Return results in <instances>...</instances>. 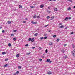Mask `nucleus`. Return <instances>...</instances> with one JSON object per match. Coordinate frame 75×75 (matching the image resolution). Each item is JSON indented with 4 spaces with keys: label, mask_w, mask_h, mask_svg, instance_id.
<instances>
[{
    "label": "nucleus",
    "mask_w": 75,
    "mask_h": 75,
    "mask_svg": "<svg viewBox=\"0 0 75 75\" xmlns=\"http://www.w3.org/2000/svg\"><path fill=\"white\" fill-rule=\"evenodd\" d=\"M52 72L51 71H49L47 72V74L48 75H51V74H52Z\"/></svg>",
    "instance_id": "nucleus-1"
},
{
    "label": "nucleus",
    "mask_w": 75,
    "mask_h": 75,
    "mask_svg": "<svg viewBox=\"0 0 75 75\" xmlns=\"http://www.w3.org/2000/svg\"><path fill=\"white\" fill-rule=\"evenodd\" d=\"M72 53L73 57H75V53L73 52V51H71Z\"/></svg>",
    "instance_id": "nucleus-2"
},
{
    "label": "nucleus",
    "mask_w": 75,
    "mask_h": 75,
    "mask_svg": "<svg viewBox=\"0 0 75 75\" xmlns=\"http://www.w3.org/2000/svg\"><path fill=\"white\" fill-rule=\"evenodd\" d=\"M31 23L33 24H37V23H36L35 22H33V21H32Z\"/></svg>",
    "instance_id": "nucleus-3"
},
{
    "label": "nucleus",
    "mask_w": 75,
    "mask_h": 75,
    "mask_svg": "<svg viewBox=\"0 0 75 75\" xmlns=\"http://www.w3.org/2000/svg\"><path fill=\"white\" fill-rule=\"evenodd\" d=\"M54 16H52L51 17V18L52 19H50V20H52L54 18Z\"/></svg>",
    "instance_id": "nucleus-4"
},
{
    "label": "nucleus",
    "mask_w": 75,
    "mask_h": 75,
    "mask_svg": "<svg viewBox=\"0 0 75 75\" xmlns=\"http://www.w3.org/2000/svg\"><path fill=\"white\" fill-rule=\"evenodd\" d=\"M8 66V64H6L4 65V67H7Z\"/></svg>",
    "instance_id": "nucleus-5"
},
{
    "label": "nucleus",
    "mask_w": 75,
    "mask_h": 75,
    "mask_svg": "<svg viewBox=\"0 0 75 75\" xmlns=\"http://www.w3.org/2000/svg\"><path fill=\"white\" fill-rule=\"evenodd\" d=\"M53 44L52 43V42H51L50 43H49V45L51 46Z\"/></svg>",
    "instance_id": "nucleus-6"
},
{
    "label": "nucleus",
    "mask_w": 75,
    "mask_h": 75,
    "mask_svg": "<svg viewBox=\"0 0 75 75\" xmlns=\"http://www.w3.org/2000/svg\"><path fill=\"white\" fill-rule=\"evenodd\" d=\"M64 25H62L61 26H59V28H64Z\"/></svg>",
    "instance_id": "nucleus-7"
},
{
    "label": "nucleus",
    "mask_w": 75,
    "mask_h": 75,
    "mask_svg": "<svg viewBox=\"0 0 75 75\" xmlns=\"http://www.w3.org/2000/svg\"><path fill=\"white\" fill-rule=\"evenodd\" d=\"M31 41L32 42H34V38H32V39H31Z\"/></svg>",
    "instance_id": "nucleus-8"
},
{
    "label": "nucleus",
    "mask_w": 75,
    "mask_h": 75,
    "mask_svg": "<svg viewBox=\"0 0 75 75\" xmlns=\"http://www.w3.org/2000/svg\"><path fill=\"white\" fill-rule=\"evenodd\" d=\"M64 20H66V21H67V20H68V17H67L65 18Z\"/></svg>",
    "instance_id": "nucleus-9"
},
{
    "label": "nucleus",
    "mask_w": 75,
    "mask_h": 75,
    "mask_svg": "<svg viewBox=\"0 0 75 75\" xmlns=\"http://www.w3.org/2000/svg\"><path fill=\"white\" fill-rule=\"evenodd\" d=\"M44 7V5H40V8H43V7Z\"/></svg>",
    "instance_id": "nucleus-10"
},
{
    "label": "nucleus",
    "mask_w": 75,
    "mask_h": 75,
    "mask_svg": "<svg viewBox=\"0 0 75 75\" xmlns=\"http://www.w3.org/2000/svg\"><path fill=\"white\" fill-rule=\"evenodd\" d=\"M19 7L20 8H22V6L21 5H20L19 6Z\"/></svg>",
    "instance_id": "nucleus-11"
},
{
    "label": "nucleus",
    "mask_w": 75,
    "mask_h": 75,
    "mask_svg": "<svg viewBox=\"0 0 75 75\" xmlns=\"http://www.w3.org/2000/svg\"><path fill=\"white\" fill-rule=\"evenodd\" d=\"M7 24H11V22L8 21L7 22Z\"/></svg>",
    "instance_id": "nucleus-12"
},
{
    "label": "nucleus",
    "mask_w": 75,
    "mask_h": 75,
    "mask_svg": "<svg viewBox=\"0 0 75 75\" xmlns=\"http://www.w3.org/2000/svg\"><path fill=\"white\" fill-rule=\"evenodd\" d=\"M13 40L14 41H16L17 40V38H13Z\"/></svg>",
    "instance_id": "nucleus-13"
},
{
    "label": "nucleus",
    "mask_w": 75,
    "mask_h": 75,
    "mask_svg": "<svg viewBox=\"0 0 75 75\" xmlns=\"http://www.w3.org/2000/svg\"><path fill=\"white\" fill-rule=\"evenodd\" d=\"M62 53H64L65 52V50H62Z\"/></svg>",
    "instance_id": "nucleus-14"
},
{
    "label": "nucleus",
    "mask_w": 75,
    "mask_h": 75,
    "mask_svg": "<svg viewBox=\"0 0 75 75\" xmlns=\"http://www.w3.org/2000/svg\"><path fill=\"white\" fill-rule=\"evenodd\" d=\"M50 59H47L46 61L47 62H50Z\"/></svg>",
    "instance_id": "nucleus-15"
},
{
    "label": "nucleus",
    "mask_w": 75,
    "mask_h": 75,
    "mask_svg": "<svg viewBox=\"0 0 75 75\" xmlns=\"http://www.w3.org/2000/svg\"><path fill=\"white\" fill-rule=\"evenodd\" d=\"M52 37H54V38H55V37H57V35H53V36H52Z\"/></svg>",
    "instance_id": "nucleus-16"
},
{
    "label": "nucleus",
    "mask_w": 75,
    "mask_h": 75,
    "mask_svg": "<svg viewBox=\"0 0 75 75\" xmlns=\"http://www.w3.org/2000/svg\"><path fill=\"white\" fill-rule=\"evenodd\" d=\"M6 54V52H3L2 53V55H5Z\"/></svg>",
    "instance_id": "nucleus-17"
},
{
    "label": "nucleus",
    "mask_w": 75,
    "mask_h": 75,
    "mask_svg": "<svg viewBox=\"0 0 75 75\" xmlns=\"http://www.w3.org/2000/svg\"><path fill=\"white\" fill-rule=\"evenodd\" d=\"M40 40H43L44 39V37H41L40 38Z\"/></svg>",
    "instance_id": "nucleus-18"
},
{
    "label": "nucleus",
    "mask_w": 75,
    "mask_h": 75,
    "mask_svg": "<svg viewBox=\"0 0 75 75\" xmlns=\"http://www.w3.org/2000/svg\"><path fill=\"white\" fill-rule=\"evenodd\" d=\"M8 46H9V47H11V43H9L8 44Z\"/></svg>",
    "instance_id": "nucleus-19"
},
{
    "label": "nucleus",
    "mask_w": 75,
    "mask_h": 75,
    "mask_svg": "<svg viewBox=\"0 0 75 75\" xmlns=\"http://www.w3.org/2000/svg\"><path fill=\"white\" fill-rule=\"evenodd\" d=\"M22 67V66H19L18 67V69H21V67Z\"/></svg>",
    "instance_id": "nucleus-20"
},
{
    "label": "nucleus",
    "mask_w": 75,
    "mask_h": 75,
    "mask_svg": "<svg viewBox=\"0 0 75 75\" xmlns=\"http://www.w3.org/2000/svg\"><path fill=\"white\" fill-rule=\"evenodd\" d=\"M38 35V33H36L34 34V36H35V37H36V36H37V35Z\"/></svg>",
    "instance_id": "nucleus-21"
},
{
    "label": "nucleus",
    "mask_w": 75,
    "mask_h": 75,
    "mask_svg": "<svg viewBox=\"0 0 75 75\" xmlns=\"http://www.w3.org/2000/svg\"><path fill=\"white\" fill-rule=\"evenodd\" d=\"M59 40H60L59 38L58 39H57V40L56 41H57V42H58L59 41Z\"/></svg>",
    "instance_id": "nucleus-22"
},
{
    "label": "nucleus",
    "mask_w": 75,
    "mask_h": 75,
    "mask_svg": "<svg viewBox=\"0 0 75 75\" xmlns=\"http://www.w3.org/2000/svg\"><path fill=\"white\" fill-rule=\"evenodd\" d=\"M62 23H60L59 24V26L61 25H62Z\"/></svg>",
    "instance_id": "nucleus-23"
},
{
    "label": "nucleus",
    "mask_w": 75,
    "mask_h": 75,
    "mask_svg": "<svg viewBox=\"0 0 75 75\" xmlns=\"http://www.w3.org/2000/svg\"><path fill=\"white\" fill-rule=\"evenodd\" d=\"M37 17V15H35V16H33V18H35Z\"/></svg>",
    "instance_id": "nucleus-24"
},
{
    "label": "nucleus",
    "mask_w": 75,
    "mask_h": 75,
    "mask_svg": "<svg viewBox=\"0 0 75 75\" xmlns=\"http://www.w3.org/2000/svg\"><path fill=\"white\" fill-rule=\"evenodd\" d=\"M20 56V55H19V54H18L16 55V57L17 58H18V57H19V56Z\"/></svg>",
    "instance_id": "nucleus-25"
},
{
    "label": "nucleus",
    "mask_w": 75,
    "mask_h": 75,
    "mask_svg": "<svg viewBox=\"0 0 75 75\" xmlns=\"http://www.w3.org/2000/svg\"><path fill=\"white\" fill-rule=\"evenodd\" d=\"M68 1H70L71 3H72V1L71 0H68Z\"/></svg>",
    "instance_id": "nucleus-26"
},
{
    "label": "nucleus",
    "mask_w": 75,
    "mask_h": 75,
    "mask_svg": "<svg viewBox=\"0 0 75 75\" xmlns=\"http://www.w3.org/2000/svg\"><path fill=\"white\" fill-rule=\"evenodd\" d=\"M47 36H45L44 38V39H45V40H46V39H47Z\"/></svg>",
    "instance_id": "nucleus-27"
},
{
    "label": "nucleus",
    "mask_w": 75,
    "mask_h": 75,
    "mask_svg": "<svg viewBox=\"0 0 75 75\" xmlns=\"http://www.w3.org/2000/svg\"><path fill=\"white\" fill-rule=\"evenodd\" d=\"M28 40L29 41H31V38H29Z\"/></svg>",
    "instance_id": "nucleus-28"
},
{
    "label": "nucleus",
    "mask_w": 75,
    "mask_h": 75,
    "mask_svg": "<svg viewBox=\"0 0 75 75\" xmlns=\"http://www.w3.org/2000/svg\"><path fill=\"white\" fill-rule=\"evenodd\" d=\"M30 8H34V6H31Z\"/></svg>",
    "instance_id": "nucleus-29"
},
{
    "label": "nucleus",
    "mask_w": 75,
    "mask_h": 75,
    "mask_svg": "<svg viewBox=\"0 0 75 75\" xmlns=\"http://www.w3.org/2000/svg\"><path fill=\"white\" fill-rule=\"evenodd\" d=\"M54 11H58V9L57 8H55Z\"/></svg>",
    "instance_id": "nucleus-30"
},
{
    "label": "nucleus",
    "mask_w": 75,
    "mask_h": 75,
    "mask_svg": "<svg viewBox=\"0 0 75 75\" xmlns=\"http://www.w3.org/2000/svg\"><path fill=\"white\" fill-rule=\"evenodd\" d=\"M71 9V8L70 7H69L68 8V10H70Z\"/></svg>",
    "instance_id": "nucleus-31"
},
{
    "label": "nucleus",
    "mask_w": 75,
    "mask_h": 75,
    "mask_svg": "<svg viewBox=\"0 0 75 75\" xmlns=\"http://www.w3.org/2000/svg\"><path fill=\"white\" fill-rule=\"evenodd\" d=\"M71 18H72L71 17H68V19H69V20H71Z\"/></svg>",
    "instance_id": "nucleus-32"
},
{
    "label": "nucleus",
    "mask_w": 75,
    "mask_h": 75,
    "mask_svg": "<svg viewBox=\"0 0 75 75\" xmlns=\"http://www.w3.org/2000/svg\"><path fill=\"white\" fill-rule=\"evenodd\" d=\"M11 36L12 37H13V36H14V34H12L11 35Z\"/></svg>",
    "instance_id": "nucleus-33"
},
{
    "label": "nucleus",
    "mask_w": 75,
    "mask_h": 75,
    "mask_svg": "<svg viewBox=\"0 0 75 75\" xmlns=\"http://www.w3.org/2000/svg\"><path fill=\"white\" fill-rule=\"evenodd\" d=\"M45 52L46 53H47V52H48V50H47V49L46 50Z\"/></svg>",
    "instance_id": "nucleus-34"
},
{
    "label": "nucleus",
    "mask_w": 75,
    "mask_h": 75,
    "mask_svg": "<svg viewBox=\"0 0 75 75\" xmlns=\"http://www.w3.org/2000/svg\"><path fill=\"white\" fill-rule=\"evenodd\" d=\"M64 59H66L67 58V56H65V57H63Z\"/></svg>",
    "instance_id": "nucleus-35"
},
{
    "label": "nucleus",
    "mask_w": 75,
    "mask_h": 75,
    "mask_svg": "<svg viewBox=\"0 0 75 75\" xmlns=\"http://www.w3.org/2000/svg\"><path fill=\"white\" fill-rule=\"evenodd\" d=\"M47 19H49V18H50V16H47Z\"/></svg>",
    "instance_id": "nucleus-36"
},
{
    "label": "nucleus",
    "mask_w": 75,
    "mask_h": 75,
    "mask_svg": "<svg viewBox=\"0 0 75 75\" xmlns=\"http://www.w3.org/2000/svg\"><path fill=\"white\" fill-rule=\"evenodd\" d=\"M25 47H28V44H27L25 45Z\"/></svg>",
    "instance_id": "nucleus-37"
},
{
    "label": "nucleus",
    "mask_w": 75,
    "mask_h": 75,
    "mask_svg": "<svg viewBox=\"0 0 75 75\" xmlns=\"http://www.w3.org/2000/svg\"><path fill=\"white\" fill-rule=\"evenodd\" d=\"M19 73H20V72L18 71H17V72L16 73L17 74H19Z\"/></svg>",
    "instance_id": "nucleus-38"
},
{
    "label": "nucleus",
    "mask_w": 75,
    "mask_h": 75,
    "mask_svg": "<svg viewBox=\"0 0 75 75\" xmlns=\"http://www.w3.org/2000/svg\"><path fill=\"white\" fill-rule=\"evenodd\" d=\"M30 54H31V53L30 52H29V53H27V55H30Z\"/></svg>",
    "instance_id": "nucleus-39"
},
{
    "label": "nucleus",
    "mask_w": 75,
    "mask_h": 75,
    "mask_svg": "<svg viewBox=\"0 0 75 75\" xmlns=\"http://www.w3.org/2000/svg\"><path fill=\"white\" fill-rule=\"evenodd\" d=\"M46 35H47V34H44V36H46Z\"/></svg>",
    "instance_id": "nucleus-40"
},
{
    "label": "nucleus",
    "mask_w": 75,
    "mask_h": 75,
    "mask_svg": "<svg viewBox=\"0 0 75 75\" xmlns=\"http://www.w3.org/2000/svg\"><path fill=\"white\" fill-rule=\"evenodd\" d=\"M68 28V27H66L65 28V30H67Z\"/></svg>",
    "instance_id": "nucleus-41"
},
{
    "label": "nucleus",
    "mask_w": 75,
    "mask_h": 75,
    "mask_svg": "<svg viewBox=\"0 0 75 75\" xmlns=\"http://www.w3.org/2000/svg\"><path fill=\"white\" fill-rule=\"evenodd\" d=\"M16 31H17V30H13V32H16Z\"/></svg>",
    "instance_id": "nucleus-42"
},
{
    "label": "nucleus",
    "mask_w": 75,
    "mask_h": 75,
    "mask_svg": "<svg viewBox=\"0 0 75 75\" xmlns=\"http://www.w3.org/2000/svg\"><path fill=\"white\" fill-rule=\"evenodd\" d=\"M26 23V21H23V23Z\"/></svg>",
    "instance_id": "nucleus-43"
},
{
    "label": "nucleus",
    "mask_w": 75,
    "mask_h": 75,
    "mask_svg": "<svg viewBox=\"0 0 75 75\" xmlns=\"http://www.w3.org/2000/svg\"><path fill=\"white\" fill-rule=\"evenodd\" d=\"M66 46H67V44H65L64 45V47H66Z\"/></svg>",
    "instance_id": "nucleus-44"
},
{
    "label": "nucleus",
    "mask_w": 75,
    "mask_h": 75,
    "mask_svg": "<svg viewBox=\"0 0 75 75\" xmlns=\"http://www.w3.org/2000/svg\"><path fill=\"white\" fill-rule=\"evenodd\" d=\"M8 60V59H5V61H7Z\"/></svg>",
    "instance_id": "nucleus-45"
},
{
    "label": "nucleus",
    "mask_w": 75,
    "mask_h": 75,
    "mask_svg": "<svg viewBox=\"0 0 75 75\" xmlns=\"http://www.w3.org/2000/svg\"><path fill=\"white\" fill-rule=\"evenodd\" d=\"M39 50H41V47H39Z\"/></svg>",
    "instance_id": "nucleus-46"
},
{
    "label": "nucleus",
    "mask_w": 75,
    "mask_h": 75,
    "mask_svg": "<svg viewBox=\"0 0 75 75\" xmlns=\"http://www.w3.org/2000/svg\"><path fill=\"white\" fill-rule=\"evenodd\" d=\"M40 61H42V59H39Z\"/></svg>",
    "instance_id": "nucleus-47"
},
{
    "label": "nucleus",
    "mask_w": 75,
    "mask_h": 75,
    "mask_svg": "<svg viewBox=\"0 0 75 75\" xmlns=\"http://www.w3.org/2000/svg\"><path fill=\"white\" fill-rule=\"evenodd\" d=\"M74 34V32H72L71 33V34Z\"/></svg>",
    "instance_id": "nucleus-48"
},
{
    "label": "nucleus",
    "mask_w": 75,
    "mask_h": 75,
    "mask_svg": "<svg viewBox=\"0 0 75 75\" xmlns=\"http://www.w3.org/2000/svg\"><path fill=\"white\" fill-rule=\"evenodd\" d=\"M2 33H4V30H3L2 31Z\"/></svg>",
    "instance_id": "nucleus-49"
},
{
    "label": "nucleus",
    "mask_w": 75,
    "mask_h": 75,
    "mask_svg": "<svg viewBox=\"0 0 75 75\" xmlns=\"http://www.w3.org/2000/svg\"><path fill=\"white\" fill-rule=\"evenodd\" d=\"M32 49H34V48H35V47H32Z\"/></svg>",
    "instance_id": "nucleus-50"
},
{
    "label": "nucleus",
    "mask_w": 75,
    "mask_h": 75,
    "mask_svg": "<svg viewBox=\"0 0 75 75\" xmlns=\"http://www.w3.org/2000/svg\"><path fill=\"white\" fill-rule=\"evenodd\" d=\"M49 25H47L45 26V27H48V26Z\"/></svg>",
    "instance_id": "nucleus-51"
},
{
    "label": "nucleus",
    "mask_w": 75,
    "mask_h": 75,
    "mask_svg": "<svg viewBox=\"0 0 75 75\" xmlns=\"http://www.w3.org/2000/svg\"><path fill=\"white\" fill-rule=\"evenodd\" d=\"M2 28V27L0 26V29H1Z\"/></svg>",
    "instance_id": "nucleus-52"
},
{
    "label": "nucleus",
    "mask_w": 75,
    "mask_h": 75,
    "mask_svg": "<svg viewBox=\"0 0 75 75\" xmlns=\"http://www.w3.org/2000/svg\"><path fill=\"white\" fill-rule=\"evenodd\" d=\"M73 48H75V46H73Z\"/></svg>",
    "instance_id": "nucleus-53"
},
{
    "label": "nucleus",
    "mask_w": 75,
    "mask_h": 75,
    "mask_svg": "<svg viewBox=\"0 0 75 75\" xmlns=\"http://www.w3.org/2000/svg\"><path fill=\"white\" fill-rule=\"evenodd\" d=\"M51 62H52V61H49V63H51Z\"/></svg>",
    "instance_id": "nucleus-54"
},
{
    "label": "nucleus",
    "mask_w": 75,
    "mask_h": 75,
    "mask_svg": "<svg viewBox=\"0 0 75 75\" xmlns=\"http://www.w3.org/2000/svg\"><path fill=\"white\" fill-rule=\"evenodd\" d=\"M13 75H16V73H14L13 74Z\"/></svg>",
    "instance_id": "nucleus-55"
},
{
    "label": "nucleus",
    "mask_w": 75,
    "mask_h": 75,
    "mask_svg": "<svg viewBox=\"0 0 75 75\" xmlns=\"http://www.w3.org/2000/svg\"><path fill=\"white\" fill-rule=\"evenodd\" d=\"M51 30H49L48 31V32H51Z\"/></svg>",
    "instance_id": "nucleus-56"
},
{
    "label": "nucleus",
    "mask_w": 75,
    "mask_h": 75,
    "mask_svg": "<svg viewBox=\"0 0 75 75\" xmlns=\"http://www.w3.org/2000/svg\"><path fill=\"white\" fill-rule=\"evenodd\" d=\"M72 46H74V44H72Z\"/></svg>",
    "instance_id": "nucleus-57"
},
{
    "label": "nucleus",
    "mask_w": 75,
    "mask_h": 75,
    "mask_svg": "<svg viewBox=\"0 0 75 75\" xmlns=\"http://www.w3.org/2000/svg\"><path fill=\"white\" fill-rule=\"evenodd\" d=\"M56 1V0H53V1Z\"/></svg>",
    "instance_id": "nucleus-58"
},
{
    "label": "nucleus",
    "mask_w": 75,
    "mask_h": 75,
    "mask_svg": "<svg viewBox=\"0 0 75 75\" xmlns=\"http://www.w3.org/2000/svg\"><path fill=\"white\" fill-rule=\"evenodd\" d=\"M73 51L75 52V49L73 50Z\"/></svg>",
    "instance_id": "nucleus-59"
},
{
    "label": "nucleus",
    "mask_w": 75,
    "mask_h": 75,
    "mask_svg": "<svg viewBox=\"0 0 75 75\" xmlns=\"http://www.w3.org/2000/svg\"><path fill=\"white\" fill-rule=\"evenodd\" d=\"M73 7L74 8H75V6H74Z\"/></svg>",
    "instance_id": "nucleus-60"
},
{
    "label": "nucleus",
    "mask_w": 75,
    "mask_h": 75,
    "mask_svg": "<svg viewBox=\"0 0 75 75\" xmlns=\"http://www.w3.org/2000/svg\"><path fill=\"white\" fill-rule=\"evenodd\" d=\"M38 18H39V16H38Z\"/></svg>",
    "instance_id": "nucleus-61"
},
{
    "label": "nucleus",
    "mask_w": 75,
    "mask_h": 75,
    "mask_svg": "<svg viewBox=\"0 0 75 75\" xmlns=\"http://www.w3.org/2000/svg\"><path fill=\"white\" fill-rule=\"evenodd\" d=\"M43 55H45V54H43Z\"/></svg>",
    "instance_id": "nucleus-62"
},
{
    "label": "nucleus",
    "mask_w": 75,
    "mask_h": 75,
    "mask_svg": "<svg viewBox=\"0 0 75 75\" xmlns=\"http://www.w3.org/2000/svg\"><path fill=\"white\" fill-rule=\"evenodd\" d=\"M49 0V1H51V0Z\"/></svg>",
    "instance_id": "nucleus-63"
},
{
    "label": "nucleus",
    "mask_w": 75,
    "mask_h": 75,
    "mask_svg": "<svg viewBox=\"0 0 75 75\" xmlns=\"http://www.w3.org/2000/svg\"><path fill=\"white\" fill-rule=\"evenodd\" d=\"M44 57V56H42V57Z\"/></svg>",
    "instance_id": "nucleus-64"
}]
</instances>
